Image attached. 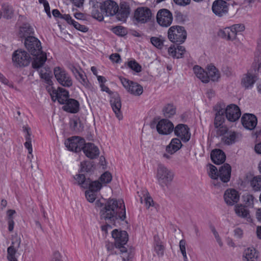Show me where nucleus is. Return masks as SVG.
<instances>
[{"label":"nucleus","mask_w":261,"mask_h":261,"mask_svg":"<svg viewBox=\"0 0 261 261\" xmlns=\"http://www.w3.org/2000/svg\"><path fill=\"white\" fill-rule=\"evenodd\" d=\"M232 31L235 33V38L237 33L242 32L245 30V26L242 24H236L230 27Z\"/></svg>","instance_id":"53"},{"label":"nucleus","mask_w":261,"mask_h":261,"mask_svg":"<svg viewBox=\"0 0 261 261\" xmlns=\"http://www.w3.org/2000/svg\"><path fill=\"white\" fill-rule=\"evenodd\" d=\"M168 37L172 42L180 44L186 39L187 32L183 27L173 25L168 30Z\"/></svg>","instance_id":"5"},{"label":"nucleus","mask_w":261,"mask_h":261,"mask_svg":"<svg viewBox=\"0 0 261 261\" xmlns=\"http://www.w3.org/2000/svg\"><path fill=\"white\" fill-rule=\"evenodd\" d=\"M84 86L89 87L90 84L84 72L81 70V71L75 76Z\"/></svg>","instance_id":"43"},{"label":"nucleus","mask_w":261,"mask_h":261,"mask_svg":"<svg viewBox=\"0 0 261 261\" xmlns=\"http://www.w3.org/2000/svg\"><path fill=\"white\" fill-rule=\"evenodd\" d=\"M46 89L54 101L57 100L60 104L64 105L69 99V92L63 88L59 87L56 90L53 87L47 86Z\"/></svg>","instance_id":"7"},{"label":"nucleus","mask_w":261,"mask_h":261,"mask_svg":"<svg viewBox=\"0 0 261 261\" xmlns=\"http://www.w3.org/2000/svg\"><path fill=\"white\" fill-rule=\"evenodd\" d=\"M218 35L225 39L232 40L235 39V33L232 31L230 27L225 28L219 31Z\"/></svg>","instance_id":"37"},{"label":"nucleus","mask_w":261,"mask_h":261,"mask_svg":"<svg viewBox=\"0 0 261 261\" xmlns=\"http://www.w3.org/2000/svg\"><path fill=\"white\" fill-rule=\"evenodd\" d=\"M113 32L117 35L123 36L126 34L124 28L121 26H117L112 29Z\"/></svg>","instance_id":"51"},{"label":"nucleus","mask_w":261,"mask_h":261,"mask_svg":"<svg viewBox=\"0 0 261 261\" xmlns=\"http://www.w3.org/2000/svg\"><path fill=\"white\" fill-rule=\"evenodd\" d=\"M224 116L216 115L214 120V125L215 127L218 128L224 122Z\"/></svg>","instance_id":"54"},{"label":"nucleus","mask_w":261,"mask_h":261,"mask_svg":"<svg viewBox=\"0 0 261 261\" xmlns=\"http://www.w3.org/2000/svg\"><path fill=\"white\" fill-rule=\"evenodd\" d=\"M81 169H80V172L81 174H83V173H89L90 172L93 168V165L92 163L90 162L85 161L82 162L81 163Z\"/></svg>","instance_id":"47"},{"label":"nucleus","mask_w":261,"mask_h":261,"mask_svg":"<svg viewBox=\"0 0 261 261\" xmlns=\"http://www.w3.org/2000/svg\"><path fill=\"white\" fill-rule=\"evenodd\" d=\"M154 249L156 252L159 254L163 255L164 252V247L161 245L160 241H155L154 245Z\"/></svg>","instance_id":"58"},{"label":"nucleus","mask_w":261,"mask_h":261,"mask_svg":"<svg viewBox=\"0 0 261 261\" xmlns=\"http://www.w3.org/2000/svg\"><path fill=\"white\" fill-rule=\"evenodd\" d=\"M234 236L239 239H241L243 236V231L240 228H236L234 230Z\"/></svg>","instance_id":"62"},{"label":"nucleus","mask_w":261,"mask_h":261,"mask_svg":"<svg viewBox=\"0 0 261 261\" xmlns=\"http://www.w3.org/2000/svg\"><path fill=\"white\" fill-rule=\"evenodd\" d=\"M22 128L23 131L25 133L24 137L26 141L24 143V145L28 149L29 154L32 155L33 149L32 145V134L31 128L27 126H23Z\"/></svg>","instance_id":"34"},{"label":"nucleus","mask_w":261,"mask_h":261,"mask_svg":"<svg viewBox=\"0 0 261 261\" xmlns=\"http://www.w3.org/2000/svg\"><path fill=\"white\" fill-rule=\"evenodd\" d=\"M2 10L3 12V17L7 19H10L13 15V10L11 6L7 5L2 6Z\"/></svg>","instance_id":"45"},{"label":"nucleus","mask_w":261,"mask_h":261,"mask_svg":"<svg viewBox=\"0 0 261 261\" xmlns=\"http://www.w3.org/2000/svg\"><path fill=\"white\" fill-rule=\"evenodd\" d=\"M211 157L212 161L215 164H221L226 160L225 153L219 149L213 150L211 153Z\"/></svg>","instance_id":"30"},{"label":"nucleus","mask_w":261,"mask_h":261,"mask_svg":"<svg viewBox=\"0 0 261 261\" xmlns=\"http://www.w3.org/2000/svg\"><path fill=\"white\" fill-rule=\"evenodd\" d=\"M258 79V76L254 73L248 72L245 74L241 80V85L245 89H251Z\"/></svg>","instance_id":"25"},{"label":"nucleus","mask_w":261,"mask_h":261,"mask_svg":"<svg viewBox=\"0 0 261 261\" xmlns=\"http://www.w3.org/2000/svg\"><path fill=\"white\" fill-rule=\"evenodd\" d=\"M174 3L179 6H186L189 5L191 0H173Z\"/></svg>","instance_id":"63"},{"label":"nucleus","mask_w":261,"mask_h":261,"mask_svg":"<svg viewBox=\"0 0 261 261\" xmlns=\"http://www.w3.org/2000/svg\"><path fill=\"white\" fill-rule=\"evenodd\" d=\"M152 16L151 10L145 7H139L134 12V19L138 23H147L151 20Z\"/></svg>","instance_id":"8"},{"label":"nucleus","mask_w":261,"mask_h":261,"mask_svg":"<svg viewBox=\"0 0 261 261\" xmlns=\"http://www.w3.org/2000/svg\"><path fill=\"white\" fill-rule=\"evenodd\" d=\"M141 192H142L143 196L142 197L139 195L140 197V202L143 203V198H144L145 206L146 208H149L150 206H152L153 204V199L149 195V194L147 190H142Z\"/></svg>","instance_id":"41"},{"label":"nucleus","mask_w":261,"mask_h":261,"mask_svg":"<svg viewBox=\"0 0 261 261\" xmlns=\"http://www.w3.org/2000/svg\"><path fill=\"white\" fill-rule=\"evenodd\" d=\"M100 180L104 183H109L112 180V175L110 173L106 172L101 175Z\"/></svg>","instance_id":"56"},{"label":"nucleus","mask_w":261,"mask_h":261,"mask_svg":"<svg viewBox=\"0 0 261 261\" xmlns=\"http://www.w3.org/2000/svg\"><path fill=\"white\" fill-rule=\"evenodd\" d=\"M175 17L178 22H182L185 20L184 15L179 11L175 12Z\"/></svg>","instance_id":"60"},{"label":"nucleus","mask_w":261,"mask_h":261,"mask_svg":"<svg viewBox=\"0 0 261 261\" xmlns=\"http://www.w3.org/2000/svg\"><path fill=\"white\" fill-rule=\"evenodd\" d=\"M258 253L253 247L245 249L243 253V261H257Z\"/></svg>","instance_id":"32"},{"label":"nucleus","mask_w":261,"mask_h":261,"mask_svg":"<svg viewBox=\"0 0 261 261\" xmlns=\"http://www.w3.org/2000/svg\"><path fill=\"white\" fill-rule=\"evenodd\" d=\"M35 57L32 63V65L33 68L38 70L40 68L43 66L46 61V55L42 50L41 53L36 55H33Z\"/></svg>","instance_id":"29"},{"label":"nucleus","mask_w":261,"mask_h":261,"mask_svg":"<svg viewBox=\"0 0 261 261\" xmlns=\"http://www.w3.org/2000/svg\"><path fill=\"white\" fill-rule=\"evenodd\" d=\"M85 142L84 139L79 136H74L67 139L65 141V145L69 150L79 152L83 150Z\"/></svg>","instance_id":"11"},{"label":"nucleus","mask_w":261,"mask_h":261,"mask_svg":"<svg viewBox=\"0 0 261 261\" xmlns=\"http://www.w3.org/2000/svg\"><path fill=\"white\" fill-rule=\"evenodd\" d=\"M214 110L217 111L216 115L224 116V114H225V109L222 108L220 105L216 106Z\"/></svg>","instance_id":"59"},{"label":"nucleus","mask_w":261,"mask_h":261,"mask_svg":"<svg viewBox=\"0 0 261 261\" xmlns=\"http://www.w3.org/2000/svg\"><path fill=\"white\" fill-rule=\"evenodd\" d=\"M156 128L159 134L167 135L173 131L174 125L169 120L162 119L158 122Z\"/></svg>","instance_id":"17"},{"label":"nucleus","mask_w":261,"mask_h":261,"mask_svg":"<svg viewBox=\"0 0 261 261\" xmlns=\"http://www.w3.org/2000/svg\"><path fill=\"white\" fill-rule=\"evenodd\" d=\"M61 18L66 20L67 22L69 24H71L72 22L74 21V20L72 19L70 15L69 14H62Z\"/></svg>","instance_id":"64"},{"label":"nucleus","mask_w":261,"mask_h":261,"mask_svg":"<svg viewBox=\"0 0 261 261\" xmlns=\"http://www.w3.org/2000/svg\"><path fill=\"white\" fill-rule=\"evenodd\" d=\"M176 110L173 104L168 103L164 106L162 111L166 118H171L176 114Z\"/></svg>","instance_id":"39"},{"label":"nucleus","mask_w":261,"mask_h":261,"mask_svg":"<svg viewBox=\"0 0 261 261\" xmlns=\"http://www.w3.org/2000/svg\"><path fill=\"white\" fill-rule=\"evenodd\" d=\"M83 150L85 155L91 159L97 158L99 154L98 148L92 143H85Z\"/></svg>","instance_id":"26"},{"label":"nucleus","mask_w":261,"mask_h":261,"mask_svg":"<svg viewBox=\"0 0 261 261\" xmlns=\"http://www.w3.org/2000/svg\"><path fill=\"white\" fill-rule=\"evenodd\" d=\"M128 66L136 72H140L142 70L141 65L135 60L128 62Z\"/></svg>","instance_id":"49"},{"label":"nucleus","mask_w":261,"mask_h":261,"mask_svg":"<svg viewBox=\"0 0 261 261\" xmlns=\"http://www.w3.org/2000/svg\"><path fill=\"white\" fill-rule=\"evenodd\" d=\"M112 236L115 240V246L120 249L123 254V261H131L134 255V249L126 248L124 245L128 241V236L126 231H118L114 229L112 231Z\"/></svg>","instance_id":"2"},{"label":"nucleus","mask_w":261,"mask_h":261,"mask_svg":"<svg viewBox=\"0 0 261 261\" xmlns=\"http://www.w3.org/2000/svg\"><path fill=\"white\" fill-rule=\"evenodd\" d=\"M110 103L116 117L119 120L122 119L123 117L120 113V109L121 108V99L119 95L117 93H114L111 97Z\"/></svg>","instance_id":"23"},{"label":"nucleus","mask_w":261,"mask_h":261,"mask_svg":"<svg viewBox=\"0 0 261 261\" xmlns=\"http://www.w3.org/2000/svg\"><path fill=\"white\" fill-rule=\"evenodd\" d=\"M85 196L88 201L90 202H93L96 199L95 192L88 190L85 192Z\"/></svg>","instance_id":"52"},{"label":"nucleus","mask_w":261,"mask_h":261,"mask_svg":"<svg viewBox=\"0 0 261 261\" xmlns=\"http://www.w3.org/2000/svg\"><path fill=\"white\" fill-rule=\"evenodd\" d=\"M152 44L159 49H161L164 45V40L161 37H152L150 38Z\"/></svg>","instance_id":"48"},{"label":"nucleus","mask_w":261,"mask_h":261,"mask_svg":"<svg viewBox=\"0 0 261 261\" xmlns=\"http://www.w3.org/2000/svg\"><path fill=\"white\" fill-rule=\"evenodd\" d=\"M169 54L177 59L181 58L183 57L184 54H185L186 50L185 48L178 45L175 46L174 45H171L168 49Z\"/></svg>","instance_id":"31"},{"label":"nucleus","mask_w":261,"mask_h":261,"mask_svg":"<svg viewBox=\"0 0 261 261\" xmlns=\"http://www.w3.org/2000/svg\"><path fill=\"white\" fill-rule=\"evenodd\" d=\"M231 171V166L228 164H224L219 169L218 179L224 183L228 182L230 178Z\"/></svg>","instance_id":"27"},{"label":"nucleus","mask_w":261,"mask_h":261,"mask_svg":"<svg viewBox=\"0 0 261 261\" xmlns=\"http://www.w3.org/2000/svg\"><path fill=\"white\" fill-rule=\"evenodd\" d=\"M244 201L247 206H252L254 204V197L251 194H246L243 196Z\"/></svg>","instance_id":"50"},{"label":"nucleus","mask_w":261,"mask_h":261,"mask_svg":"<svg viewBox=\"0 0 261 261\" xmlns=\"http://www.w3.org/2000/svg\"><path fill=\"white\" fill-rule=\"evenodd\" d=\"M20 238L15 237L13 239L11 245L7 249V259L9 261H17L15 254L20 247Z\"/></svg>","instance_id":"19"},{"label":"nucleus","mask_w":261,"mask_h":261,"mask_svg":"<svg viewBox=\"0 0 261 261\" xmlns=\"http://www.w3.org/2000/svg\"><path fill=\"white\" fill-rule=\"evenodd\" d=\"M110 60L115 63H119L121 61V58L119 54L117 53L113 54L110 57Z\"/></svg>","instance_id":"61"},{"label":"nucleus","mask_w":261,"mask_h":261,"mask_svg":"<svg viewBox=\"0 0 261 261\" xmlns=\"http://www.w3.org/2000/svg\"><path fill=\"white\" fill-rule=\"evenodd\" d=\"M174 132L176 136L179 137L183 142H188L191 137L189 128L187 125L179 124L174 127Z\"/></svg>","instance_id":"20"},{"label":"nucleus","mask_w":261,"mask_h":261,"mask_svg":"<svg viewBox=\"0 0 261 261\" xmlns=\"http://www.w3.org/2000/svg\"><path fill=\"white\" fill-rule=\"evenodd\" d=\"M74 178L82 187L97 192L101 188V184L97 180L92 181L89 178H86L84 174H76Z\"/></svg>","instance_id":"6"},{"label":"nucleus","mask_w":261,"mask_h":261,"mask_svg":"<svg viewBox=\"0 0 261 261\" xmlns=\"http://www.w3.org/2000/svg\"><path fill=\"white\" fill-rule=\"evenodd\" d=\"M130 9L128 3L125 2L120 3V7L116 14V18L123 22H125L130 14Z\"/></svg>","instance_id":"22"},{"label":"nucleus","mask_w":261,"mask_h":261,"mask_svg":"<svg viewBox=\"0 0 261 261\" xmlns=\"http://www.w3.org/2000/svg\"><path fill=\"white\" fill-rule=\"evenodd\" d=\"M238 192L234 189H227L224 193V199L227 205H233L239 200Z\"/></svg>","instance_id":"24"},{"label":"nucleus","mask_w":261,"mask_h":261,"mask_svg":"<svg viewBox=\"0 0 261 261\" xmlns=\"http://www.w3.org/2000/svg\"><path fill=\"white\" fill-rule=\"evenodd\" d=\"M156 21L161 26L168 27L173 21L172 13L167 9H160L156 14Z\"/></svg>","instance_id":"12"},{"label":"nucleus","mask_w":261,"mask_h":261,"mask_svg":"<svg viewBox=\"0 0 261 261\" xmlns=\"http://www.w3.org/2000/svg\"><path fill=\"white\" fill-rule=\"evenodd\" d=\"M93 10L92 11V14L94 18H96L99 21H102L103 19V16L102 14L103 13L99 12L97 8L99 7V3L94 0L92 2Z\"/></svg>","instance_id":"40"},{"label":"nucleus","mask_w":261,"mask_h":261,"mask_svg":"<svg viewBox=\"0 0 261 261\" xmlns=\"http://www.w3.org/2000/svg\"><path fill=\"white\" fill-rule=\"evenodd\" d=\"M24 45L28 51L32 55H38L42 50L40 41L34 36H28L25 39Z\"/></svg>","instance_id":"14"},{"label":"nucleus","mask_w":261,"mask_h":261,"mask_svg":"<svg viewBox=\"0 0 261 261\" xmlns=\"http://www.w3.org/2000/svg\"><path fill=\"white\" fill-rule=\"evenodd\" d=\"M208 72L205 71L201 67L197 65V77L203 83H207L210 79L213 81H217L220 77V73L218 69L213 65L207 68Z\"/></svg>","instance_id":"4"},{"label":"nucleus","mask_w":261,"mask_h":261,"mask_svg":"<svg viewBox=\"0 0 261 261\" xmlns=\"http://www.w3.org/2000/svg\"><path fill=\"white\" fill-rule=\"evenodd\" d=\"M186 241L184 240H181L179 242V248L180 251L184 256L185 260L186 261L187 257L186 251Z\"/></svg>","instance_id":"57"},{"label":"nucleus","mask_w":261,"mask_h":261,"mask_svg":"<svg viewBox=\"0 0 261 261\" xmlns=\"http://www.w3.org/2000/svg\"><path fill=\"white\" fill-rule=\"evenodd\" d=\"M62 109L68 113H76L80 109V103L77 100L69 98L63 106Z\"/></svg>","instance_id":"28"},{"label":"nucleus","mask_w":261,"mask_h":261,"mask_svg":"<svg viewBox=\"0 0 261 261\" xmlns=\"http://www.w3.org/2000/svg\"><path fill=\"white\" fill-rule=\"evenodd\" d=\"M207 172L208 175L212 179L214 180L213 184L215 186H217L218 184V172L217 168L212 164H209L207 166Z\"/></svg>","instance_id":"38"},{"label":"nucleus","mask_w":261,"mask_h":261,"mask_svg":"<svg viewBox=\"0 0 261 261\" xmlns=\"http://www.w3.org/2000/svg\"><path fill=\"white\" fill-rule=\"evenodd\" d=\"M33 33L34 29L29 23H24L19 28V35L21 38L32 36Z\"/></svg>","instance_id":"36"},{"label":"nucleus","mask_w":261,"mask_h":261,"mask_svg":"<svg viewBox=\"0 0 261 261\" xmlns=\"http://www.w3.org/2000/svg\"><path fill=\"white\" fill-rule=\"evenodd\" d=\"M236 139V134L234 132H230L225 135L223 140L226 144L230 145L234 143Z\"/></svg>","instance_id":"46"},{"label":"nucleus","mask_w":261,"mask_h":261,"mask_svg":"<svg viewBox=\"0 0 261 261\" xmlns=\"http://www.w3.org/2000/svg\"><path fill=\"white\" fill-rule=\"evenodd\" d=\"M46 72H43V70L41 69L39 72L40 76L41 79H44L45 83L48 85V86L52 87L53 82L51 81V76L50 75V72L49 70V68L48 67L44 68Z\"/></svg>","instance_id":"42"},{"label":"nucleus","mask_w":261,"mask_h":261,"mask_svg":"<svg viewBox=\"0 0 261 261\" xmlns=\"http://www.w3.org/2000/svg\"><path fill=\"white\" fill-rule=\"evenodd\" d=\"M241 115V110L239 107L236 105H229L225 109V116L229 121H236L240 118Z\"/></svg>","instance_id":"18"},{"label":"nucleus","mask_w":261,"mask_h":261,"mask_svg":"<svg viewBox=\"0 0 261 261\" xmlns=\"http://www.w3.org/2000/svg\"><path fill=\"white\" fill-rule=\"evenodd\" d=\"M235 212L239 217L246 218L248 222L251 221L249 211L244 206L242 205H236Z\"/></svg>","instance_id":"35"},{"label":"nucleus","mask_w":261,"mask_h":261,"mask_svg":"<svg viewBox=\"0 0 261 261\" xmlns=\"http://www.w3.org/2000/svg\"><path fill=\"white\" fill-rule=\"evenodd\" d=\"M173 171L162 164L158 165L156 178L159 185L162 188L168 186L173 180Z\"/></svg>","instance_id":"3"},{"label":"nucleus","mask_w":261,"mask_h":261,"mask_svg":"<svg viewBox=\"0 0 261 261\" xmlns=\"http://www.w3.org/2000/svg\"><path fill=\"white\" fill-rule=\"evenodd\" d=\"M76 30L80 31L82 32L86 33L88 31V28L84 25H82L79 23L75 20L72 22L71 24Z\"/></svg>","instance_id":"55"},{"label":"nucleus","mask_w":261,"mask_h":261,"mask_svg":"<svg viewBox=\"0 0 261 261\" xmlns=\"http://www.w3.org/2000/svg\"><path fill=\"white\" fill-rule=\"evenodd\" d=\"M54 73L58 82L65 87H70L72 85V80L70 75L63 68L56 67Z\"/></svg>","instance_id":"9"},{"label":"nucleus","mask_w":261,"mask_h":261,"mask_svg":"<svg viewBox=\"0 0 261 261\" xmlns=\"http://www.w3.org/2000/svg\"><path fill=\"white\" fill-rule=\"evenodd\" d=\"M250 184L253 190L260 191L261 189V175L254 177L251 180Z\"/></svg>","instance_id":"44"},{"label":"nucleus","mask_w":261,"mask_h":261,"mask_svg":"<svg viewBox=\"0 0 261 261\" xmlns=\"http://www.w3.org/2000/svg\"><path fill=\"white\" fill-rule=\"evenodd\" d=\"M182 146L181 140L178 138L172 139L166 147V151L170 154H173L178 151Z\"/></svg>","instance_id":"33"},{"label":"nucleus","mask_w":261,"mask_h":261,"mask_svg":"<svg viewBox=\"0 0 261 261\" xmlns=\"http://www.w3.org/2000/svg\"><path fill=\"white\" fill-rule=\"evenodd\" d=\"M31 57L25 51L17 50L12 56V60L17 66H27L30 62Z\"/></svg>","instance_id":"13"},{"label":"nucleus","mask_w":261,"mask_h":261,"mask_svg":"<svg viewBox=\"0 0 261 261\" xmlns=\"http://www.w3.org/2000/svg\"><path fill=\"white\" fill-rule=\"evenodd\" d=\"M121 84L128 92L135 96H139L143 93V87L137 83L120 76L119 77Z\"/></svg>","instance_id":"10"},{"label":"nucleus","mask_w":261,"mask_h":261,"mask_svg":"<svg viewBox=\"0 0 261 261\" xmlns=\"http://www.w3.org/2000/svg\"><path fill=\"white\" fill-rule=\"evenodd\" d=\"M101 220L105 221L106 225L101 226L102 231H107L108 228L116 226L118 219L124 220L126 218L125 207L122 200L109 199L100 211Z\"/></svg>","instance_id":"1"},{"label":"nucleus","mask_w":261,"mask_h":261,"mask_svg":"<svg viewBox=\"0 0 261 261\" xmlns=\"http://www.w3.org/2000/svg\"><path fill=\"white\" fill-rule=\"evenodd\" d=\"M99 7L101 11L105 13L107 16H113L116 15L118 10V5L114 1L109 0L99 3Z\"/></svg>","instance_id":"16"},{"label":"nucleus","mask_w":261,"mask_h":261,"mask_svg":"<svg viewBox=\"0 0 261 261\" xmlns=\"http://www.w3.org/2000/svg\"><path fill=\"white\" fill-rule=\"evenodd\" d=\"M212 9L216 15L222 17L228 13L229 4L224 0H216L212 4Z\"/></svg>","instance_id":"15"},{"label":"nucleus","mask_w":261,"mask_h":261,"mask_svg":"<svg viewBox=\"0 0 261 261\" xmlns=\"http://www.w3.org/2000/svg\"><path fill=\"white\" fill-rule=\"evenodd\" d=\"M241 122L245 128L249 130H253L257 125V119L254 115L246 113L243 115Z\"/></svg>","instance_id":"21"}]
</instances>
